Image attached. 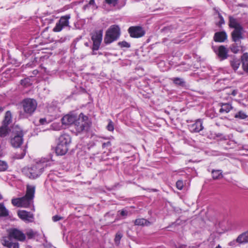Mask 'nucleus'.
Returning <instances> with one entry per match:
<instances>
[{
  "mask_svg": "<svg viewBox=\"0 0 248 248\" xmlns=\"http://www.w3.org/2000/svg\"><path fill=\"white\" fill-rule=\"evenodd\" d=\"M35 192V186L27 185L25 196L21 198L13 199L11 202L14 206L18 207H29L33 203Z\"/></svg>",
  "mask_w": 248,
  "mask_h": 248,
  "instance_id": "f257e3e1",
  "label": "nucleus"
},
{
  "mask_svg": "<svg viewBox=\"0 0 248 248\" xmlns=\"http://www.w3.org/2000/svg\"><path fill=\"white\" fill-rule=\"evenodd\" d=\"M127 31L131 38H139L143 37L145 34L143 28L140 26H130Z\"/></svg>",
  "mask_w": 248,
  "mask_h": 248,
  "instance_id": "1a4fd4ad",
  "label": "nucleus"
},
{
  "mask_svg": "<svg viewBox=\"0 0 248 248\" xmlns=\"http://www.w3.org/2000/svg\"><path fill=\"white\" fill-rule=\"evenodd\" d=\"M94 3H95V1H94V0H90L89 1V4L90 5H93V4H94Z\"/></svg>",
  "mask_w": 248,
  "mask_h": 248,
  "instance_id": "8fccbe9b",
  "label": "nucleus"
},
{
  "mask_svg": "<svg viewBox=\"0 0 248 248\" xmlns=\"http://www.w3.org/2000/svg\"><path fill=\"white\" fill-rule=\"evenodd\" d=\"M229 95H232L235 96L237 94V91L236 90H233L231 93H227Z\"/></svg>",
  "mask_w": 248,
  "mask_h": 248,
  "instance_id": "49530a36",
  "label": "nucleus"
},
{
  "mask_svg": "<svg viewBox=\"0 0 248 248\" xmlns=\"http://www.w3.org/2000/svg\"><path fill=\"white\" fill-rule=\"evenodd\" d=\"M176 186L179 190H182L184 187V183L182 180H178L176 183Z\"/></svg>",
  "mask_w": 248,
  "mask_h": 248,
  "instance_id": "e433bc0d",
  "label": "nucleus"
},
{
  "mask_svg": "<svg viewBox=\"0 0 248 248\" xmlns=\"http://www.w3.org/2000/svg\"><path fill=\"white\" fill-rule=\"evenodd\" d=\"M47 166L44 162H37L31 167H24L22 170L23 174L31 179H35L43 173L44 168Z\"/></svg>",
  "mask_w": 248,
  "mask_h": 248,
  "instance_id": "f03ea898",
  "label": "nucleus"
},
{
  "mask_svg": "<svg viewBox=\"0 0 248 248\" xmlns=\"http://www.w3.org/2000/svg\"><path fill=\"white\" fill-rule=\"evenodd\" d=\"M218 18H219L220 20L217 24V25L218 26L221 27L222 24H224L225 23V21L221 14H218Z\"/></svg>",
  "mask_w": 248,
  "mask_h": 248,
  "instance_id": "79ce46f5",
  "label": "nucleus"
},
{
  "mask_svg": "<svg viewBox=\"0 0 248 248\" xmlns=\"http://www.w3.org/2000/svg\"><path fill=\"white\" fill-rule=\"evenodd\" d=\"M229 26L231 28H233L234 30L242 29V27L237 21L236 19L232 17H230Z\"/></svg>",
  "mask_w": 248,
  "mask_h": 248,
  "instance_id": "4be33fe9",
  "label": "nucleus"
},
{
  "mask_svg": "<svg viewBox=\"0 0 248 248\" xmlns=\"http://www.w3.org/2000/svg\"><path fill=\"white\" fill-rule=\"evenodd\" d=\"M26 155V150L20 149L19 151L17 152L14 156L15 158L17 159H22Z\"/></svg>",
  "mask_w": 248,
  "mask_h": 248,
  "instance_id": "393cba45",
  "label": "nucleus"
},
{
  "mask_svg": "<svg viewBox=\"0 0 248 248\" xmlns=\"http://www.w3.org/2000/svg\"><path fill=\"white\" fill-rule=\"evenodd\" d=\"M8 215V211L4 205L0 204V216L7 217Z\"/></svg>",
  "mask_w": 248,
  "mask_h": 248,
  "instance_id": "c85d7f7f",
  "label": "nucleus"
},
{
  "mask_svg": "<svg viewBox=\"0 0 248 248\" xmlns=\"http://www.w3.org/2000/svg\"><path fill=\"white\" fill-rule=\"evenodd\" d=\"M107 129L109 131H113L114 130V125H113V122L110 120L107 126Z\"/></svg>",
  "mask_w": 248,
  "mask_h": 248,
  "instance_id": "a19ab883",
  "label": "nucleus"
},
{
  "mask_svg": "<svg viewBox=\"0 0 248 248\" xmlns=\"http://www.w3.org/2000/svg\"><path fill=\"white\" fill-rule=\"evenodd\" d=\"M118 212L120 213V215H121V216L124 217H127L128 214V212L125 209H123L122 210H120L118 211Z\"/></svg>",
  "mask_w": 248,
  "mask_h": 248,
  "instance_id": "37998d69",
  "label": "nucleus"
},
{
  "mask_svg": "<svg viewBox=\"0 0 248 248\" xmlns=\"http://www.w3.org/2000/svg\"><path fill=\"white\" fill-rule=\"evenodd\" d=\"M214 10H215L216 13L218 16V14H221L220 12L216 8H214Z\"/></svg>",
  "mask_w": 248,
  "mask_h": 248,
  "instance_id": "3c124183",
  "label": "nucleus"
},
{
  "mask_svg": "<svg viewBox=\"0 0 248 248\" xmlns=\"http://www.w3.org/2000/svg\"><path fill=\"white\" fill-rule=\"evenodd\" d=\"M102 37L103 30H102L96 31L92 33L91 39L93 41V44L92 49L93 51L98 50L99 49L102 41Z\"/></svg>",
  "mask_w": 248,
  "mask_h": 248,
  "instance_id": "6e6552de",
  "label": "nucleus"
},
{
  "mask_svg": "<svg viewBox=\"0 0 248 248\" xmlns=\"http://www.w3.org/2000/svg\"><path fill=\"white\" fill-rule=\"evenodd\" d=\"M171 80L172 81L173 83L176 85H179L182 87L185 86V82L182 78H171Z\"/></svg>",
  "mask_w": 248,
  "mask_h": 248,
  "instance_id": "b1692460",
  "label": "nucleus"
},
{
  "mask_svg": "<svg viewBox=\"0 0 248 248\" xmlns=\"http://www.w3.org/2000/svg\"><path fill=\"white\" fill-rule=\"evenodd\" d=\"M243 28L234 30L231 33L232 41L234 42H241V39H243L242 34Z\"/></svg>",
  "mask_w": 248,
  "mask_h": 248,
  "instance_id": "4468645a",
  "label": "nucleus"
},
{
  "mask_svg": "<svg viewBox=\"0 0 248 248\" xmlns=\"http://www.w3.org/2000/svg\"><path fill=\"white\" fill-rule=\"evenodd\" d=\"M227 34L225 31H221L216 32L213 39L216 42L222 43L227 40Z\"/></svg>",
  "mask_w": 248,
  "mask_h": 248,
  "instance_id": "dca6fc26",
  "label": "nucleus"
},
{
  "mask_svg": "<svg viewBox=\"0 0 248 248\" xmlns=\"http://www.w3.org/2000/svg\"><path fill=\"white\" fill-rule=\"evenodd\" d=\"M76 119V117L73 115H65L63 116V124H74Z\"/></svg>",
  "mask_w": 248,
  "mask_h": 248,
  "instance_id": "412c9836",
  "label": "nucleus"
},
{
  "mask_svg": "<svg viewBox=\"0 0 248 248\" xmlns=\"http://www.w3.org/2000/svg\"><path fill=\"white\" fill-rule=\"evenodd\" d=\"M13 123V114L10 110H7L4 113L0 126V138H4L8 136L11 131L10 125Z\"/></svg>",
  "mask_w": 248,
  "mask_h": 248,
  "instance_id": "7ed1b4c3",
  "label": "nucleus"
},
{
  "mask_svg": "<svg viewBox=\"0 0 248 248\" xmlns=\"http://www.w3.org/2000/svg\"><path fill=\"white\" fill-rule=\"evenodd\" d=\"M118 45L121 48H124V47L125 48H129L131 46L130 43L127 42L125 41H123L118 42Z\"/></svg>",
  "mask_w": 248,
  "mask_h": 248,
  "instance_id": "473e14b6",
  "label": "nucleus"
},
{
  "mask_svg": "<svg viewBox=\"0 0 248 248\" xmlns=\"http://www.w3.org/2000/svg\"><path fill=\"white\" fill-rule=\"evenodd\" d=\"M65 135H63V143L64 142V140L66 139V138L65 137Z\"/></svg>",
  "mask_w": 248,
  "mask_h": 248,
  "instance_id": "864d4df0",
  "label": "nucleus"
},
{
  "mask_svg": "<svg viewBox=\"0 0 248 248\" xmlns=\"http://www.w3.org/2000/svg\"><path fill=\"white\" fill-rule=\"evenodd\" d=\"M122 237H123V234H122L121 232H118L116 233V234L115 235V238H114V242L116 244L119 245L120 244V240H121V238H122Z\"/></svg>",
  "mask_w": 248,
  "mask_h": 248,
  "instance_id": "c9c22d12",
  "label": "nucleus"
},
{
  "mask_svg": "<svg viewBox=\"0 0 248 248\" xmlns=\"http://www.w3.org/2000/svg\"><path fill=\"white\" fill-rule=\"evenodd\" d=\"M70 16L69 15L63 16V28L65 27L69 26L68 20L70 19Z\"/></svg>",
  "mask_w": 248,
  "mask_h": 248,
  "instance_id": "72a5a7b5",
  "label": "nucleus"
},
{
  "mask_svg": "<svg viewBox=\"0 0 248 248\" xmlns=\"http://www.w3.org/2000/svg\"><path fill=\"white\" fill-rule=\"evenodd\" d=\"M241 59L242 69L245 72L248 74V53H244Z\"/></svg>",
  "mask_w": 248,
  "mask_h": 248,
  "instance_id": "f3484780",
  "label": "nucleus"
},
{
  "mask_svg": "<svg viewBox=\"0 0 248 248\" xmlns=\"http://www.w3.org/2000/svg\"><path fill=\"white\" fill-rule=\"evenodd\" d=\"M234 117L235 118H238L240 119H245L248 117V116L243 111H239L238 113L235 114Z\"/></svg>",
  "mask_w": 248,
  "mask_h": 248,
  "instance_id": "7c9ffc66",
  "label": "nucleus"
},
{
  "mask_svg": "<svg viewBox=\"0 0 248 248\" xmlns=\"http://www.w3.org/2000/svg\"><path fill=\"white\" fill-rule=\"evenodd\" d=\"M2 199V196L1 195V194L0 193V200H1Z\"/></svg>",
  "mask_w": 248,
  "mask_h": 248,
  "instance_id": "5fc2aeb1",
  "label": "nucleus"
},
{
  "mask_svg": "<svg viewBox=\"0 0 248 248\" xmlns=\"http://www.w3.org/2000/svg\"><path fill=\"white\" fill-rule=\"evenodd\" d=\"M242 48L243 46L241 45V42H234L230 47L231 51L234 54L238 53L242 49Z\"/></svg>",
  "mask_w": 248,
  "mask_h": 248,
  "instance_id": "aec40b11",
  "label": "nucleus"
},
{
  "mask_svg": "<svg viewBox=\"0 0 248 248\" xmlns=\"http://www.w3.org/2000/svg\"><path fill=\"white\" fill-rule=\"evenodd\" d=\"M3 110H4L3 108H2V107H0V112H2V111H3Z\"/></svg>",
  "mask_w": 248,
  "mask_h": 248,
  "instance_id": "603ef678",
  "label": "nucleus"
},
{
  "mask_svg": "<svg viewBox=\"0 0 248 248\" xmlns=\"http://www.w3.org/2000/svg\"><path fill=\"white\" fill-rule=\"evenodd\" d=\"M55 151L57 155H62V144H61V141H59L57 144V146L55 147Z\"/></svg>",
  "mask_w": 248,
  "mask_h": 248,
  "instance_id": "c756f323",
  "label": "nucleus"
},
{
  "mask_svg": "<svg viewBox=\"0 0 248 248\" xmlns=\"http://www.w3.org/2000/svg\"><path fill=\"white\" fill-rule=\"evenodd\" d=\"M121 35V30L117 25L109 27L106 32L104 42L105 44H109L117 40Z\"/></svg>",
  "mask_w": 248,
  "mask_h": 248,
  "instance_id": "423d86ee",
  "label": "nucleus"
},
{
  "mask_svg": "<svg viewBox=\"0 0 248 248\" xmlns=\"http://www.w3.org/2000/svg\"><path fill=\"white\" fill-rule=\"evenodd\" d=\"M240 62L239 60L238 59H233L230 62V64H231V65L232 66V69L236 71V70L238 69V68H239L240 65Z\"/></svg>",
  "mask_w": 248,
  "mask_h": 248,
  "instance_id": "a878e982",
  "label": "nucleus"
},
{
  "mask_svg": "<svg viewBox=\"0 0 248 248\" xmlns=\"http://www.w3.org/2000/svg\"><path fill=\"white\" fill-rule=\"evenodd\" d=\"M91 124L92 123L89 121L88 117L80 113L78 118L76 119L74 126L77 133H80L84 131H88Z\"/></svg>",
  "mask_w": 248,
  "mask_h": 248,
  "instance_id": "20e7f679",
  "label": "nucleus"
},
{
  "mask_svg": "<svg viewBox=\"0 0 248 248\" xmlns=\"http://www.w3.org/2000/svg\"><path fill=\"white\" fill-rule=\"evenodd\" d=\"M134 224L137 226H148L150 222L144 218H138L135 220Z\"/></svg>",
  "mask_w": 248,
  "mask_h": 248,
  "instance_id": "5701e85b",
  "label": "nucleus"
},
{
  "mask_svg": "<svg viewBox=\"0 0 248 248\" xmlns=\"http://www.w3.org/2000/svg\"><path fill=\"white\" fill-rule=\"evenodd\" d=\"M62 17H61L59 20V22L57 23L56 26L53 28V30L55 32L60 31L62 30Z\"/></svg>",
  "mask_w": 248,
  "mask_h": 248,
  "instance_id": "2f4dec72",
  "label": "nucleus"
},
{
  "mask_svg": "<svg viewBox=\"0 0 248 248\" xmlns=\"http://www.w3.org/2000/svg\"><path fill=\"white\" fill-rule=\"evenodd\" d=\"M62 217L58 215H55L52 217V220L53 221L56 222L60 220Z\"/></svg>",
  "mask_w": 248,
  "mask_h": 248,
  "instance_id": "a18cd8bd",
  "label": "nucleus"
},
{
  "mask_svg": "<svg viewBox=\"0 0 248 248\" xmlns=\"http://www.w3.org/2000/svg\"><path fill=\"white\" fill-rule=\"evenodd\" d=\"M93 55H94V54H95V53H94V52H93Z\"/></svg>",
  "mask_w": 248,
  "mask_h": 248,
  "instance_id": "6e6d98bb",
  "label": "nucleus"
},
{
  "mask_svg": "<svg viewBox=\"0 0 248 248\" xmlns=\"http://www.w3.org/2000/svg\"><path fill=\"white\" fill-rule=\"evenodd\" d=\"M18 217L22 220L27 222L33 221L34 216L32 213L25 210H20L17 212Z\"/></svg>",
  "mask_w": 248,
  "mask_h": 248,
  "instance_id": "9b49d317",
  "label": "nucleus"
},
{
  "mask_svg": "<svg viewBox=\"0 0 248 248\" xmlns=\"http://www.w3.org/2000/svg\"><path fill=\"white\" fill-rule=\"evenodd\" d=\"M24 112L29 116H31L35 111L37 103L34 99L26 98L21 102Z\"/></svg>",
  "mask_w": 248,
  "mask_h": 248,
  "instance_id": "0eeeda50",
  "label": "nucleus"
},
{
  "mask_svg": "<svg viewBox=\"0 0 248 248\" xmlns=\"http://www.w3.org/2000/svg\"><path fill=\"white\" fill-rule=\"evenodd\" d=\"M105 1L109 5H112L115 6L117 4L118 0H105Z\"/></svg>",
  "mask_w": 248,
  "mask_h": 248,
  "instance_id": "ea45409f",
  "label": "nucleus"
},
{
  "mask_svg": "<svg viewBox=\"0 0 248 248\" xmlns=\"http://www.w3.org/2000/svg\"><path fill=\"white\" fill-rule=\"evenodd\" d=\"M2 245L8 248H19L18 242L14 241L8 237L4 238L2 240Z\"/></svg>",
  "mask_w": 248,
  "mask_h": 248,
  "instance_id": "2eb2a0df",
  "label": "nucleus"
},
{
  "mask_svg": "<svg viewBox=\"0 0 248 248\" xmlns=\"http://www.w3.org/2000/svg\"><path fill=\"white\" fill-rule=\"evenodd\" d=\"M8 166V164L5 161L0 160V171L6 170Z\"/></svg>",
  "mask_w": 248,
  "mask_h": 248,
  "instance_id": "f704fd0d",
  "label": "nucleus"
},
{
  "mask_svg": "<svg viewBox=\"0 0 248 248\" xmlns=\"http://www.w3.org/2000/svg\"><path fill=\"white\" fill-rule=\"evenodd\" d=\"M111 146V143L110 141H108L107 142H104L102 144V148H107L108 147H110Z\"/></svg>",
  "mask_w": 248,
  "mask_h": 248,
  "instance_id": "c03bdc74",
  "label": "nucleus"
},
{
  "mask_svg": "<svg viewBox=\"0 0 248 248\" xmlns=\"http://www.w3.org/2000/svg\"><path fill=\"white\" fill-rule=\"evenodd\" d=\"M24 132L22 129L16 125L13 128L10 142L12 147L19 148L23 142Z\"/></svg>",
  "mask_w": 248,
  "mask_h": 248,
  "instance_id": "39448f33",
  "label": "nucleus"
},
{
  "mask_svg": "<svg viewBox=\"0 0 248 248\" xmlns=\"http://www.w3.org/2000/svg\"><path fill=\"white\" fill-rule=\"evenodd\" d=\"M219 105L221 107V108L219 110V112L220 113H227L233 108L232 105L230 103H219Z\"/></svg>",
  "mask_w": 248,
  "mask_h": 248,
  "instance_id": "6ab92c4d",
  "label": "nucleus"
},
{
  "mask_svg": "<svg viewBox=\"0 0 248 248\" xmlns=\"http://www.w3.org/2000/svg\"><path fill=\"white\" fill-rule=\"evenodd\" d=\"M39 123L41 124H45L46 123V118H41L40 120H39Z\"/></svg>",
  "mask_w": 248,
  "mask_h": 248,
  "instance_id": "de8ad7c7",
  "label": "nucleus"
},
{
  "mask_svg": "<svg viewBox=\"0 0 248 248\" xmlns=\"http://www.w3.org/2000/svg\"><path fill=\"white\" fill-rule=\"evenodd\" d=\"M52 128L55 130H60L62 127V124H61L57 123H53L51 125Z\"/></svg>",
  "mask_w": 248,
  "mask_h": 248,
  "instance_id": "4c0bfd02",
  "label": "nucleus"
},
{
  "mask_svg": "<svg viewBox=\"0 0 248 248\" xmlns=\"http://www.w3.org/2000/svg\"><path fill=\"white\" fill-rule=\"evenodd\" d=\"M190 131L192 133H198L203 129L202 121L199 119L195 121L194 124L188 125Z\"/></svg>",
  "mask_w": 248,
  "mask_h": 248,
  "instance_id": "ddd939ff",
  "label": "nucleus"
},
{
  "mask_svg": "<svg viewBox=\"0 0 248 248\" xmlns=\"http://www.w3.org/2000/svg\"><path fill=\"white\" fill-rule=\"evenodd\" d=\"M214 51L220 61L227 59L229 56V50L227 48L223 45L219 46L217 49V50H215Z\"/></svg>",
  "mask_w": 248,
  "mask_h": 248,
  "instance_id": "f8f14e48",
  "label": "nucleus"
},
{
  "mask_svg": "<svg viewBox=\"0 0 248 248\" xmlns=\"http://www.w3.org/2000/svg\"><path fill=\"white\" fill-rule=\"evenodd\" d=\"M8 237L10 239L14 238L20 242H24L26 240V234L16 228H12L9 231Z\"/></svg>",
  "mask_w": 248,
  "mask_h": 248,
  "instance_id": "9d476101",
  "label": "nucleus"
},
{
  "mask_svg": "<svg viewBox=\"0 0 248 248\" xmlns=\"http://www.w3.org/2000/svg\"><path fill=\"white\" fill-rule=\"evenodd\" d=\"M212 175L214 179H219L222 177V171L221 170H213L212 171Z\"/></svg>",
  "mask_w": 248,
  "mask_h": 248,
  "instance_id": "bb28decb",
  "label": "nucleus"
},
{
  "mask_svg": "<svg viewBox=\"0 0 248 248\" xmlns=\"http://www.w3.org/2000/svg\"><path fill=\"white\" fill-rule=\"evenodd\" d=\"M236 242L240 244L248 243V231L239 235Z\"/></svg>",
  "mask_w": 248,
  "mask_h": 248,
  "instance_id": "a211bd4d",
  "label": "nucleus"
},
{
  "mask_svg": "<svg viewBox=\"0 0 248 248\" xmlns=\"http://www.w3.org/2000/svg\"><path fill=\"white\" fill-rule=\"evenodd\" d=\"M20 84L24 87L27 88L31 85L32 83H31V79L29 78H26L20 80Z\"/></svg>",
  "mask_w": 248,
  "mask_h": 248,
  "instance_id": "cd10ccee",
  "label": "nucleus"
},
{
  "mask_svg": "<svg viewBox=\"0 0 248 248\" xmlns=\"http://www.w3.org/2000/svg\"><path fill=\"white\" fill-rule=\"evenodd\" d=\"M69 142H70V141L68 142H67V141H65L64 143L65 144V151L64 152V149H63V153H62L63 155H64L68 151V148L67 147V144L69 143Z\"/></svg>",
  "mask_w": 248,
  "mask_h": 248,
  "instance_id": "09e8293b",
  "label": "nucleus"
},
{
  "mask_svg": "<svg viewBox=\"0 0 248 248\" xmlns=\"http://www.w3.org/2000/svg\"><path fill=\"white\" fill-rule=\"evenodd\" d=\"M26 234L27 235L28 238L30 239L32 238L34 236L35 233L32 230H30L26 232Z\"/></svg>",
  "mask_w": 248,
  "mask_h": 248,
  "instance_id": "58836bf2",
  "label": "nucleus"
}]
</instances>
